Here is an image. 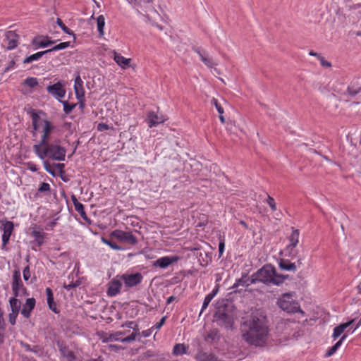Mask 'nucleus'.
<instances>
[{
    "instance_id": "45",
    "label": "nucleus",
    "mask_w": 361,
    "mask_h": 361,
    "mask_svg": "<svg viewBox=\"0 0 361 361\" xmlns=\"http://www.w3.org/2000/svg\"><path fill=\"white\" fill-rule=\"evenodd\" d=\"M61 102L63 106V111L66 114H71L76 106V104H69L67 101H62Z\"/></svg>"
},
{
    "instance_id": "59",
    "label": "nucleus",
    "mask_w": 361,
    "mask_h": 361,
    "mask_svg": "<svg viewBox=\"0 0 361 361\" xmlns=\"http://www.w3.org/2000/svg\"><path fill=\"white\" fill-rule=\"evenodd\" d=\"M134 326H138V324L137 323H135V322L130 321V322H126L125 324H122L121 326L130 328V329L133 330Z\"/></svg>"
},
{
    "instance_id": "57",
    "label": "nucleus",
    "mask_w": 361,
    "mask_h": 361,
    "mask_svg": "<svg viewBox=\"0 0 361 361\" xmlns=\"http://www.w3.org/2000/svg\"><path fill=\"white\" fill-rule=\"evenodd\" d=\"M211 302V300H209V298L207 297H205L204 298V302H203V304H202V310H201V312H200V314L207 308L208 305H209Z\"/></svg>"
},
{
    "instance_id": "1",
    "label": "nucleus",
    "mask_w": 361,
    "mask_h": 361,
    "mask_svg": "<svg viewBox=\"0 0 361 361\" xmlns=\"http://www.w3.org/2000/svg\"><path fill=\"white\" fill-rule=\"evenodd\" d=\"M240 330L243 339L247 344L264 347L269 338V322L266 312L261 309L252 311L243 318Z\"/></svg>"
},
{
    "instance_id": "3",
    "label": "nucleus",
    "mask_w": 361,
    "mask_h": 361,
    "mask_svg": "<svg viewBox=\"0 0 361 361\" xmlns=\"http://www.w3.org/2000/svg\"><path fill=\"white\" fill-rule=\"evenodd\" d=\"M60 142V140H56L53 142H50L39 148L37 147L34 152L42 160L48 157L54 161H64L66 149L61 146Z\"/></svg>"
},
{
    "instance_id": "63",
    "label": "nucleus",
    "mask_w": 361,
    "mask_h": 361,
    "mask_svg": "<svg viewBox=\"0 0 361 361\" xmlns=\"http://www.w3.org/2000/svg\"><path fill=\"white\" fill-rule=\"evenodd\" d=\"M55 167L61 172V173H63L64 172V167H65V165L64 164H61V163H59V164H55Z\"/></svg>"
},
{
    "instance_id": "42",
    "label": "nucleus",
    "mask_w": 361,
    "mask_h": 361,
    "mask_svg": "<svg viewBox=\"0 0 361 361\" xmlns=\"http://www.w3.org/2000/svg\"><path fill=\"white\" fill-rule=\"evenodd\" d=\"M56 23L57 25L62 29V30L68 34V35H73V36H75L72 30H71L68 27H67L65 24L63 23V21L61 20V19L60 18H57L56 19Z\"/></svg>"
},
{
    "instance_id": "14",
    "label": "nucleus",
    "mask_w": 361,
    "mask_h": 361,
    "mask_svg": "<svg viewBox=\"0 0 361 361\" xmlns=\"http://www.w3.org/2000/svg\"><path fill=\"white\" fill-rule=\"evenodd\" d=\"M47 92L55 98H63L66 94V90L61 82H57L54 85H49L47 87Z\"/></svg>"
},
{
    "instance_id": "30",
    "label": "nucleus",
    "mask_w": 361,
    "mask_h": 361,
    "mask_svg": "<svg viewBox=\"0 0 361 361\" xmlns=\"http://www.w3.org/2000/svg\"><path fill=\"white\" fill-rule=\"evenodd\" d=\"M248 279L247 276H243L240 279H237L235 281V283L233 285V286L231 288L233 292L237 293L240 292L237 288L239 286L242 287H247L249 286V283H247Z\"/></svg>"
},
{
    "instance_id": "12",
    "label": "nucleus",
    "mask_w": 361,
    "mask_h": 361,
    "mask_svg": "<svg viewBox=\"0 0 361 361\" xmlns=\"http://www.w3.org/2000/svg\"><path fill=\"white\" fill-rule=\"evenodd\" d=\"M299 231L292 228V233L289 237V244L286 248L288 250H289L290 257L295 256L297 254L295 248L299 242Z\"/></svg>"
},
{
    "instance_id": "21",
    "label": "nucleus",
    "mask_w": 361,
    "mask_h": 361,
    "mask_svg": "<svg viewBox=\"0 0 361 361\" xmlns=\"http://www.w3.org/2000/svg\"><path fill=\"white\" fill-rule=\"evenodd\" d=\"M129 331H118L114 334H106L102 337V341L104 343H108L110 341H121L123 338L121 336L126 335L128 334Z\"/></svg>"
},
{
    "instance_id": "31",
    "label": "nucleus",
    "mask_w": 361,
    "mask_h": 361,
    "mask_svg": "<svg viewBox=\"0 0 361 361\" xmlns=\"http://www.w3.org/2000/svg\"><path fill=\"white\" fill-rule=\"evenodd\" d=\"M132 1L136 6L143 8L146 12L152 8L153 0H132Z\"/></svg>"
},
{
    "instance_id": "6",
    "label": "nucleus",
    "mask_w": 361,
    "mask_h": 361,
    "mask_svg": "<svg viewBox=\"0 0 361 361\" xmlns=\"http://www.w3.org/2000/svg\"><path fill=\"white\" fill-rule=\"evenodd\" d=\"M215 321L217 324L227 329H232L234 324V319L231 313L225 310H219L214 314Z\"/></svg>"
},
{
    "instance_id": "44",
    "label": "nucleus",
    "mask_w": 361,
    "mask_h": 361,
    "mask_svg": "<svg viewBox=\"0 0 361 361\" xmlns=\"http://www.w3.org/2000/svg\"><path fill=\"white\" fill-rule=\"evenodd\" d=\"M102 241L106 244L108 245L111 249L114 250H121L122 247L118 245L116 243L112 242L104 237L102 238Z\"/></svg>"
},
{
    "instance_id": "52",
    "label": "nucleus",
    "mask_w": 361,
    "mask_h": 361,
    "mask_svg": "<svg viewBox=\"0 0 361 361\" xmlns=\"http://www.w3.org/2000/svg\"><path fill=\"white\" fill-rule=\"evenodd\" d=\"M23 279L25 281H28L29 279L30 278V267L29 266H27L24 268L23 269Z\"/></svg>"
},
{
    "instance_id": "43",
    "label": "nucleus",
    "mask_w": 361,
    "mask_h": 361,
    "mask_svg": "<svg viewBox=\"0 0 361 361\" xmlns=\"http://www.w3.org/2000/svg\"><path fill=\"white\" fill-rule=\"evenodd\" d=\"M71 42H61L54 47H53L51 49H47V51H49V53L54 51H59L61 49H64L68 47H70Z\"/></svg>"
},
{
    "instance_id": "49",
    "label": "nucleus",
    "mask_w": 361,
    "mask_h": 361,
    "mask_svg": "<svg viewBox=\"0 0 361 361\" xmlns=\"http://www.w3.org/2000/svg\"><path fill=\"white\" fill-rule=\"evenodd\" d=\"M267 203L269 204L272 211L276 210V204L274 199L272 197L268 195L267 199Z\"/></svg>"
},
{
    "instance_id": "47",
    "label": "nucleus",
    "mask_w": 361,
    "mask_h": 361,
    "mask_svg": "<svg viewBox=\"0 0 361 361\" xmlns=\"http://www.w3.org/2000/svg\"><path fill=\"white\" fill-rule=\"evenodd\" d=\"M154 354L155 353L152 350H148L146 352L142 353L140 357L143 361H148L154 355Z\"/></svg>"
},
{
    "instance_id": "53",
    "label": "nucleus",
    "mask_w": 361,
    "mask_h": 361,
    "mask_svg": "<svg viewBox=\"0 0 361 361\" xmlns=\"http://www.w3.org/2000/svg\"><path fill=\"white\" fill-rule=\"evenodd\" d=\"M18 314V312H11V313L9 314V322L14 325L16 324V317Z\"/></svg>"
},
{
    "instance_id": "7",
    "label": "nucleus",
    "mask_w": 361,
    "mask_h": 361,
    "mask_svg": "<svg viewBox=\"0 0 361 361\" xmlns=\"http://www.w3.org/2000/svg\"><path fill=\"white\" fill-rule=\"evenodd\" d=\"M12 290L14 296H21L26 293V289L23 286L19 271H15L13 276Z\"/></svg>"
},
{
    "instance_id": "11",
    "label": "nucleus",
    "mask_w": 361,
    "mask_h": 361,
    "mask_svg": "<svg viewBox=\"0 0 361 361\" xmlns=\"http://www.w3.org/2000/svg\"><path fill=\"white\" fill-rule=\"evenodd\" d=\"M143 276L140 273L135 274H124L121 276V279L124 282V284L128 288L134 287L142 281Z\"/></svg>"
},
{
    "instance_id": "64",
    "label": "nucleus",
    "mask_w": 361,
    "mask_h": 361,
    "mask_svg": "<svg viewBox=\"0 0 361 361\" xmlns=\"http://www.w3.org/2000/svg\"><path fill=\"white\" fill-rule=\"evenodd\" d=\"M21 346L25 349V351L31 352L32 347L29 344L22 342Z\"/></svg>"
},
{
    "instance_id": "20",
    "label": "nucleus",
    "mask_w": 361,
    "mask_h": 361,
    "mask_svg": "<svg viewBox=\"0 0 361 361\" xmlns=\"http://www.w3.org/2000/svg\"><path fill=\"white\" fill-rule=\"evenodd\" d=\"M35 299L33 298H28L26 300L25 303L23 305V308L21 310V314L25 318H29L30 317V313L32 310L35 307Z\"/></svg>"
},
{
    "instance_id": "25",
    "label": "nucleus",
    "mask_w": 361,
    "mask_h": 361,
    "mask_svg": "<svg viewBox=\"0 0 361 361\" xmlns=\"http://www.w3.org/2000/svg\"><path fill=\"white\" fill-rule=\"evenodd\" d=\"M114 61L120 66L122 68L125 69L130 66V59H127L123 56L121 54L116 52L114 53Z\"/></svg>"
},
{
    "instance_id": "9",
    "label": "nucleus",
    "mask_w": 361,
    "mask_h": 361,
    "mask_svg": "<svg viewBox=\"0 0 361 361\" xmlns=\"http://www.w3.org/2000/svg\"><path fill=\"white\" fill-rule=\"evenodd\" d=\"M111 236L130 245H135L137 242V238L131 232L114 230L111 233Z\"/></svg>"
},
{
    "instance_id": "55",
    "label": "nucleus",
    "mask_w": 361,
    "mask_h": 361,
    "mask_svg": "<svg viewBox=\"0 0 361 361\" xmlns=\"http://www.w3.org/2000/svg\"><path fill=\"white\" fill-rule=\"evenodd\" d=\"M319 60L320 61V63L322 66H324V67H331V63L326 61L323 56H319Z\"/></svg>"
},
{
    "instance_id": "15",
    "label": "nucleus",
    "mask_w": 361,
    "mask_h": 361,
    "mask_svg": "<svg viewBox=\"0 0 361 361\" xmlns=\"http://www.w3.org/2000/svg\"><path fill=\"white\" fill-rule=\"evenodd\" d=\"M193 50L195 53L198 54L201 61L209 68H212L217 65L214 59L210 57L208 53L204 50L200 49V47H194Z\"/></svg>"
},
{
    "instance_id": "62",
    "label": "nucleus",
    "mask_w": 361,
    "mask_h": 361,
    "mask_svg": "<svg viewBox=\"0 0 361 361\" xmlns=\"http://www.w3.org/2000/svg\"><path fill=\"white\" fill-rule=\"evenodd\" d=\"M28 169L33 172H36L38 170L37 165L32 163H28Z\"/></svg>"
},
{
    "instance_id": "26",
    "label": "nucleus",
    "mask_w": 361,
    "mask_h": 361,
    "mask_svg": "<svg viewBox=\"0 0 361 361\" xmlns=\"http://www.w3.org/2000/svg\"><path fill=\"white\" fill-rule=\"evenodd\" d=\"M197 361H218L217 357L212 353L200 351L195 355Z\"/></svg>"
},
{
    "instance_id": "13",
    "label": "nucleus",
    "mask_w": 361,
    "mask_h": 361,
    "mask_svg": "<svg viewBox=\"0 0 361 361\" xmlns=\"http://www.w3.org/2000/svg\"><path fill=\"white\" fill-rule=\"evenodd\" d=\"M334 91L345 97L349 96L350 97H354L356 94L361 92V85L357 83H350V85L347 87L345 90H343L341 89H338L337 87H335Z\"/></svg>"
},
{
    "instance_id": "35",
    "label": "nucleus",
    "mask_w": 361,
    "mask_h": 361,
    "mask_svg": "<svg viewBox=\"0 0 361 361\" xmlns=\"http://www.w3.org/2000/svg\"><path fill=\"white\" fill-rule=\"evenodd\" d=\"M188 347H186L183 343H178L176 344L173 349V354L174 355H182L187 353Z\"/></svg>"
},
{
    "instance_id": "58",
    "label": "nucleus",
    "mask_w": 361,
    "mask_h": 361,
    "mask_svg": "<svg viewBox=\"0 0 361 361\" xmlns=\"http://www.w3.org/2000/svg\"><path fill=\"white\" fill-rule=\"evenodd\" d=\"M166 317H163L161 320L159 321V322L157 323L154 326H152L153 329H160L165 323V321H166Z\"/></svg>"
},
{
    "instance_id": "28",
    "label": "nucleus",
    "mask_w": 361,
    "mask_h": 361,
    "mask_svg": "<svg viewBox=\"0 0 361 361\" xmlns=\"http://www.w3.org/2000/svg\"><path fill=\"white\" fill-rule=\"evenodd\" d=\"M198 261L201 266L206 267L209 262H212V257L206 252H199L197 253Z\"/></svg>"
},
{
    "instance_id": "23",
    "label": "nucleus",
    "mask_w": 361,
    "mask_h": 361,
    "mask_svg": "<svg viewBox=\"0 0 361 361\" xmlns=\"http://www.w3.org/2000/svg\"><path fill=\"white\" fill-rule=\"evenodd\" d=\"M46 293L47 296V304L49 309L52 310L54 313H59V311L57 309L56 303L54 300V295L51 289L50 288H47Z\"/></svg>"
},
{
    "instance_id": "60",
    "label": "nucleus",
    "mask_w": 361,
    "mask_h": 361,
    "mask_svg": "<svg viewBox=\"0 0 361 361\" xmlns=\"http://www.w3.org/2000/svg\"><path fill=\"white\" fill-rule=\"evenodd\" d=\"M66 360L68 361H80L73 351L67 356Z\"/></svg>"
},
{
    "instance_id": "54",
    "label": "nucleus",
    "mask_w": 361,
    "mask_h": 361,
    "mask_svg": "<svg viewBox=\"0 0 361 361\" xmlns=\"http://www.w3.org/2000/svg\"><path fill=\"white\" fill-rule=\"evenodd\" d=\"M31 352L34 353L38 356H40L42 354V349L38 345H35L32 347Z\"/></svg>"
},
{
    "instance_id": "5",
    "label": "nucleus",
    "mask_w": 361,
    "mask_h": 361,
    "mask_svg": "<svg viewBox=\"0 0 361 361\" xmlns=\"http://www.w3.org/2000/svg\"><path fill=\"white\" fill-rule=\"evenodd\" d=\"M55 128L56 127L52 123L47 119H44L43 126L39 132L41 133L40 140L37 144L33 145V151H35L37 147L39 148L51 142V134Z\"/></svg>"
},
{
    "instance_id": "40",
    "label": "nucleus",
    "mask_w": 361,
    "mask_h": 361,
    "mask_svg": "<svg viewBox=\"0 0 361 361\" xmlns=\"http://www.w3.org/2000/svg\"><path fill=\"white\" fill-rule=\"evenodd\" d=\"M75 211L81 216L83 219H87V215L85 211L84 206L82 203H75L74 205Z\"/></svg>"
},
{
    "instance_id": "33",
    "label": "nucleus",
    "mask_w": 361,
    "mask_h": 361,
    "mask_svg": "<svg viewBox=\"0 0 361 361\" xmlns=\"http://www.w3.org/2000/svg\"><path fill=\"white\" fill-rule=\"evenodd\" d=\"M49 53V51H47V50H45V51H39L37 53H35L34 54H32L27 57H26L24 60H23V63H32V61H37V60H39L42 56L47 54Z\"/></svg>"
},
{
    "instance_id": "17",
    "label": "nucleus",
    "mask_w": 361,
    "mask_h": 361,
    "mask_svg": "<svg viewBox=\"0 0 361 361\" xmlns=\"http://www.w3.org/2000/svg\"><path fill=\"white\" fill-rule=\"evenodd\" d=\"M109 287L107 290V295L110 297H114L117 295L120 291L122 286L121 279H113L109 283Z\"/></svg>"
},
{
    "instance_id": "2",
    "label": "nucleus",
    "mask_w": 361,
    "mask_h": 361,
    "mask_svg": "<svg viewBox=\"0 0 361 361\" xmlns=\"http://www.w3.org/2000/svg\"><path fill=\"white\" fill-rule=\"evenodd\" d=\"M287 276L278 274L276 269L271 264H266L259 269L256 273L252 274L251 283L257 281L262 282L265 284H281Z\"/></svg>"
},
{
    "instance_id": "4",
    "label": "nucleus",
    "mask_w": 361,
    "mask_h": 361,
    "mask_svg": "<svg viewBox=\"0 0 361 361\" xmlns=\"http://www.w3.org/2000/svg\"><path fill=\"white\" fill-rule=\"evenodd\" d=\"M278 306L288 313L300 312L302 314L304 312L300 309L298 302L293 299V296L290 293H286L277 300Z\"/></svg>"
},
{
    "instance_id": "19",
    "label": "nucleus",
    "mask_w": 361,
    "mask_h": 361,
    "mask_svg": "<svg viewBox=\"0 0 361 361\" xmlns=\"http://www.w3.org/2000/svg\"><path fill=\"white\" fill-rule=\"evenodd\" d=\"M74 90L78 99H82L84 98L85 90L83 88V81L82 80L80 75H78L75 79Z\"/></svg>"
},
{
    "instance_id": "10",
    "label": "nucleus",
    "mask_w": 361,
    "mask_h": 361,
    "mask_svg": "<svg viewBox=\"0 0 361 361\" xmlns=\"http://www.w3.org/2000/svg\"><path fill=\"white\" fill-rule=\"evenodd\" d=\"M30 115L32 119V130L31 133L34 138L37 137V133L40 132L42 128L44 119H41L39 114L34 109L30 111Z\"/></svg>"
},
{
    "instance_id": "39",
    "label": "nucleus",
    "mask_w": 361,
    "mask_h": 361,
    "mask_svg": "<svg viewBox=\"0 0 361 361\" xmlns=\"http://www.w3.org/2000/svg\"><path fill=\"white\" fill-rule=\"evenodd\" d=\"M57 345L61 355L65 358H66L67 356H68V355L72 352L71 350H69L68 346H66L62 343L58 342Z\"/></svg>"
},
{
    "instance_id": "29",
    "label": "nucleus",
    "mask_w": 361,
    "mask_h": 361,
    "mask_svg": "<svg viewBox=\"0 0 361 361\" xmlns=\"http://www.w3.org/2000/svg\"><path fill=\"white\" fill-rule=\"evenodd\" d=\"M6 37L8 39V49H13L18 46V41L16 39V35L14 32L10 31L7 33Z\"/></svg>"
},
{
    "instance_id": "41",
    "label": "nucleus",
    "mask_w": 361,
    "mask_h": 361,
    "mask_svg": "<svg viewBox=\"0 0 361 361\" xmlns=\"http://www.w3.org/2000/svg\"><path fill=\"white\" fill-rule=\"evenodd\" d=\"M219 331L218 330L216 329H212L211 331H209L207 334V336H206V340H210L212 341H216V340H219Z\"/></svg>"
},
{
    "instance_id": "16",
    "label": "nucleus",
    "mask_w": 361,
    "mask_h": 361,
    "mask_svg": "<svg viewBox=\"0 0 361 361\" xmlns=\"http://www.w3.org/2000/svg\"><path fill=\"white\" fill-rule=\"evenodd\" d=\"M178 259L179 257L177 256L162 257L154 261L153 265L154 267H159L160 268L165 269L172 263L176 262Z\"/></svg>"
},
{
    "instance_id": "22",
    "label": "nucleus",
    "mask_w": 361,
    "mask_h": 361,
    "mask_svg": "<svg viewBox=\"0 0 361 361\" xmlns=\"http://www.w3.org/2000/svg\"><path fill=\"white\" fill-rule=\"evenodd\" d=\"M354 322V319H351L350 321L343 323L339 324L338 326H336L334 329V333L332 335V337L334 339H336L338 337H339L344 331L350 326Z\"/></svg>"
},
{
    "instance_id": "8",
    "label": "nucleus",
    "mask_w": 361,
    "mask_h": 361,
    "mask_svg": "<svg viewBox=\"0 0 361 361\" xmlns=\"http://www.w3.org/2000/svg\"><path fill=\"white\" fill-rule=\"evenodd\" d=\"M1 221L0 228L4 231L2 235V249H4L9 242L14 229V224L10 221Z\"/></svg>"
},
{
    "instance_id": "46",
    "label": "nucleus",
    "mask_w": 361,
    "mask_h": 361,
    "mask_svg": "<svg viewBox=\"0 0 361 361\" xmlns=\"http://www.w3.org/2000/svg\"><path fill=\"white\" fill-rule=\"evenodd\" d=\"M24 83H25V85H26L29 87L32 88V87H35V86L37 85L38 82H37V79L36 78L30 77V78H27L25 80Z\"/></svg>"
},
{
    "instance_id": "48",
    "label": "nucleus",
    "mask_w": 361,
    "mask_h": 361,
    "mask_svg": "<svg viewBox=\"0 0 361 361\" xmlns=\"http://www.w3.org/2000/svg\"><path fill=\"white\" fill-rule=\"evenodd\" d=\"M211 104L215 106V107L219 114H224V109L221 106V104L218 102V100L216 99L212 98V99L211 101Z\"/></svg>"
},
{
    "instance_id": "32",
    "label": "nucleus",
    "mask_w": 361,
    "mask_h": 361,
    "mask_svg": "<svg viewBox=\"0 0 361 361\" xmlns=\"http://www.w3.org/2000/svg\"><path fill=\"white\" fill-rule=\"evenodd\" d=\"M140 334V329L138 326H133V331L128 336L121 339L122 343H130L134 341L136 337Z\"/></svg>"
},
{
    "instance_id": "18",
    "label": "nucleus",
    "mask_w": 361,
    "mask_h": 361,
    "mask_svg": "<svg viewBox=\"0 0 361 361\" xmlns=\"http://www.w3.org/2000/svg\"><path fill=\"white\" fill-rule=\"evenodd\" d=\"M165 121L166 118L163 115H159L154 111H149L147 115V122L149 128H152L160 123H163Z\"/></svg>"
},
{
    "instance_id": "50",
    "label": "nucleus",
    "mask_w": 361,
    "mask_h": 361,
    "mask_svg": "<svg viewBox=\"0 0 361 361\" xmlns=\"http://www.w3.org/2000/svg\"><path fill=\"white\" fill-rule=\"evenodd\" d=\"M43 166L47 172H48L49 173L51 174L54 176H55V173L54 170L51 169V165L48 161L44 159Z\"/></svg>"
},
{
    "instance_id": "61",
    "label": "nucleus",
    "mask_w": 361,
    "mask_h": 361,
    "mask_svg": "<svg viewBox=\"0 0 361 361\" xmlns=\"http://www.w3.org/2000/svg\"><path fill=\"white\" fill-rule=\"evenodd\" d=\"M152 330H153V328L152 327V328H150L149 329L142 331L141 334L145 338L149 337L152 334Z\"/></svg>"
},
{
    "instance_id": "37",
    "label": "nucleus",
    "mask_w": 361,
    "mask_h": 361,
    "mask_svg": "<svg viewBox=\"0 0 361 361\" xmlns=\"http://www.w3.org/2000/svg\"><path fill=\"white\" fill-rule=\"evenodd\" d=\"M9 303L11 308V312H19L21 302L20 300L16 299V297L14 296L10 298Z\"/></svg>"
},
{
    "instance_id": "27",
    "label": "nucleus",
    "mask_w": 361,
    "mask_h": 361,
    "mask_svg": "<svg viewBox=\"0 0 361 361\" xmlns=\"http://www.w3.org/2000/svg\"><path fill=\"white\" fill-rule=\"evenodd\" d=\"M54 41H51L49 39H42L40 37H35L32 39V44L35 47V49H37L40 47H47L54 44Z\"/></svg>"
},
{
    "instance_id": "36",
    "label": "nucleus",
    "mask_w": 361,
    "mask_h": 361,
    "mask_svg": "<svg viewBox=\"0 0 361 361\" xmlns=\"http://www.w3.org/2000/svg\"><path fill=\"white\" fill-rule=\"evenodd\" d=\"M32 235L35 238V240L37 242L38 245H41L44 243V238L45 233L41 231L33 230L32 231Z\"/></svg>"
},
{
    "instance_id": "38",
    "label": "nucleus",
    "mask_w": 361,
    "mask_h": 361,
    "mask_svg": "<svg viewBox=\"0 0 361 361\" xmlns=\"http://www.w3.org/2000/svg\"><path fill=\"white\" fill-rule=\"evenodd\" d=\"M97 30L100 36H103L104 34V27L105 25V18L103 15L98 16L97 19Z\"/></svg>"
},
{
    "instance_id": "51",
    "label": "nucleus",
    "mask_w": 361,
    "mask_h": 361,
    "mask_svg": "<svg viewBox=\"0 0 361 361\" xmlns=\"http://www.w3.org/2000/svg\"><path fill=\"white\" fill-rule=\"evenodd\" d=\"M50 190V185L47 183H42L40 184L38 191L39 192H48Z\"/></svg>"
},
{
    "instance_id": "56",
    "label": "nucleus",
    "mask_w": 361,
    "mask_h": 361,
    "mask_svg": "<svg viewBox=\"0 0 361 361\" xmlns=\"http://www.w3.org/2000/svg\"><path fill=\"white\" fill-rule=\"evenodd\" d=\"M108 129H109V126L104 123H100L97 125V130L99 131L102 132V131L106 130Z\"/></svg>"
},
{
    "instance_id": "34",
    "label": "nucleus",
    "mask_w": 361,
    "mask_h": 361,
    "mask_svg": "<svg viewBox=\"0 0 361 361\" xmlns=\"http://www.w3.org/2000/svg\"><path fill=\"white\" fill-rule=\"evenodd\" d=\"M347 338V335H343L338 341H337L334 345H333L331 348H330L328 351L326 352V356H331L334 355L337 350L340 348V346L342 345L343 341Z\"/></svg>"
},
{
    "instance_id": "24",
    "label": "nucleus",
    "mask_w": 361,
    "mask_h": 361,
    "mask_svg": "<svg viewBox=\"0 0 361 361\" xmlns=\"http://www.w3.org/2000/svg\"><path fill=\"white\" fill-rule=\"evenodd\" d=\"M279 266L280 269L285 270V271L295 272L297 269L296 264L291 262L288 259H281L279 263Z\"/></svg>"
}]
</instances>
